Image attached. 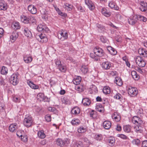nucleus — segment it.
Returning <instances> with one entry per match:
<instances>
[{
  "label": "nucleus",
  "mask_w": 147,
  "mask_h": 147,
  "mask_svg": "<svg viewBox=\"0 0 147 147\" xmlns=\"http://www.w3.org/2000/svg\"><path fill=\"white\" fill-rule=\"evenodd\" d=\"M96 27L102 31H104L105 30V26L100 24H96Z\"/></svg>",
  "instance_id": "58"
},
{
  "label": "nucleus",
  "mask_w": 147,
  "mask_h": 147,
  "mask_svg": "<svg viewBox=\"0 0 147 147\" xmlns=\"http://www.w3.org/2000/svg\"><path fill=\"white\" fill-rule=\"evenodd\" d=\"M128 94L132 97L136 96L138 93L137 89L134 87H129L127 90Z\"/></svg>",
  "instance_id": "6"
},
{
  "label": "nucleus",
  "mask_w": 147,
  "mask_h": 147,
  "mask_svg": "<svg viewBox=\"0 0 147 147\" xmlns=\"http://www.w3.org/2000/svg\"><path fill=\"white\" fill-rule=\"evenodd\" d=\"M140 4L141 6L139 8L140 10L147 13V3L144 1H141Z\"/></svg>",
  "instance_id": "15"
},
{
  "label": "nucleus",
  "mask_w": 147,
  "mask_h": 147,
  "mask_svg": "<svg viewBox=\"0 0 147 147\" xmlns=\"http://www.w3.org/2000/svg\"><path fill=\"white\" fill-rule=\"evenodd\" d=\"M136 64L138 66L141 67H144L146 64V61L144 58L142 57L139 56L137 57L135 59Z\"/></svg>",
  "instance_id": "2"
},
{
  "label": "nucleus",
  "mask_w": 147,
  "mask_h": 147,
  "mask_svg": "<svg viewBox=\"0 0 147 147\" xmlns=\"http://www.w3.org/2000/svg\"><path fill=\"white\" fill-rule=\"evenodd\" d=\"M37 134L38 137L41 139H44L46 137V135L43 130L39 131L38 132Z\"/></svg>",
  "instance_id": "41"
},
{
  "label": "nucleus",
  "mask_w": 147,
  "mask_h": 147,
  "mask_svg": "<svg viewBox=\"0 0 147 147\" xmlns=\"http://www.w3.org/2000/svg\"><path fill=\"white\" fill-rule=\"evenodd\" d=\"M64 5L65 6L64 8L68 11H71L73 7L72 5L67 3H65Z\"/></svg>",
  "instance_id": "40"
},
{
  "label": "nucleus",
  "mask_w": 147,
  "mask_h": 147,
  "mask_svg": "<svg viewBox=\"0 0 147 147\" xmlns=\"http://www.w3.org/2000/svg\"><path fill=\"white\" fill-rule=\"evenodd\" d=\"M22 141L24 142H26L28 141V137L27 136H23L21 135L20 136Z\"/></svg>",
  "instance_id": "57"
},
{
  "label": "nucleus",
  "mask_w": 147,
  "mask_h": 147,
  "mask_svg": "<svg viewBox=\"0 0 147 147\" xmlns=\"http://www.w3.org/2000/svg\"><path fill=\"white\" fill-rule=\"evenodd\" d=\"M111 123L108 121H105L103 123V127L106 129H109L111 128Z\"/></svg>",
  "instance_id": "30"
},
{
  "label": "nucleus",
  "mask_w": 147,
  "mask_h": 147,
  "mask_svg": "<svg viewBox=\"0 0 147 147\" xmlns=\"http://www.w3.org/2000/svg\"><path fill=\"white\" fill-rule=\"evenodd\" d=\"M102 92L105 94H110L111 92V90L110 87L107 86H104L102 89Z\"/></svg>",
  "instance_id": "39"
},
{
  "label": "nucleus",
  "mask_w": 147,
  "mask_h": 147,
  "mask_svg": "<svg viewBox=\"0 0 147 147\" xmlns=\"http://www.w3.org/2000/svg\"><path fill=\"white\" fill-rule=\"evenodd\" d=\"M63 140L62 139L58 138L56 140V144L60 147H63Z\"/></svg>",
  "instance_id": "49"
},
{
  "label": "nucleus",
  "mask_w": 147,
  "mask_h": 147,
  "mask_svg": "<svg viewBox=\"0 0 147 147\" xmlns=\"http://www.w3.org/2000/svg\"><path fill=\"white\" fill-rule=\"evenodd\" d=\"M138 20L137 15H134L129 17L128 19L129 24L131 25H135Z\"/></svg>",
  "instance_id": "10"
},
{
  "label": "nucleus",
  "mask_w": 147,
  "mask_h": 147,
  "mask_svg": "<svg viewBox=\"0 0 147 147\" xmlns=\"http://www.w3.org/2000/svg\"><path fill=\"white\" fill-rule=\"evenodd\" d=\"M55 62L56 66L60 71L63 72L66 71V66L61 63L60 59H56L55 60Z\"/></svg>",
  "instance_id": "3"
},
{
  "label": "nucleus",
  "mask_w": 147,
  "mask_h": 147,
  "mask_svg": "<svg viewBox=\"0 0 147 147\" xmlns=\"http://www.w3.org/2000/svg\"><path fill=\"white\" fill-rule=\"evenodd\" d=\"M138 20L143 22H146L147 21V18L146 17L137 14Z\"/></svg>",
  "instance_id": "48"
},
{
  "label": "nucleus",
  "mask_w": 147,
  "mask_h": 147,
  "mask_svg": "<svg viewBox=\"0 0 147 147\" xmlns=\"http://www.w3.org/2000/svg\"><path fill=\"white\" fill-rule=\"evenodd\" d=\"M100 11L102 14L106 17H110L111 14V13L110 12L109 10L105 7H102Z\"/></svg>",
  "instance_id": "13"
},
{
  "label": "nucleus",
  "mask_w": 147,
  "mask_h": 147,
  "mask_svg": "<svg viewBox=\"0 0 147 147\" xmlns=\"http://www.w3.org/2000/svg\"><path fill=\"white\" fill-rule=\"evenodd\" d=\"M85 4L90 10L92 11L95 8L94 3L91 0H84Z\"/></svg>",
  "instance_id": "12"
},
{
  "label": "nucleus",
  "mask_w": 147,
  "mask_h": 147,
  "mask_svg": "<svg viewBox=\"0 0 147 147\" xmlns=\"http://www.w3.org/2000/svg\"><path fill=\"white\" fill-rule=\"evenodd\" d=\"M13 100L16 102H19L20 101V98L18 96H14L13 97Z\"/></svg>",
  "instance_id": "59"
},
{
  "label": "nucleus",
  "mask_w": 147,
  "mask_h": 147,
  "mask_svg": "<svg viewBox=\"0 0 147 147\" xmlns=\"http://www.w3.org/2000/svg\"><path fill=\"white\" fill-rule=\"evenodd\" d=\"M81 80V78L80 76H77L76 78L73 79V82L74 84L77 85L80 83Z\"/></svg>",
  "instance_id": "35"
},
{
  "label": "nucleus",
  "mask_w": 147,
  "mask_h": 147,
  "mask_svg": "<svg viewBox=\"0 0 147 147\" xmlns=\"http://www.w3.org/2000/svg\"><path fill=\"white\" fill-rule=\"evenodd\" d=\"M114 82L117 86H121L123 84L121 78L119 76H116L115 77Z\"/></svg>",
  "instance_id": "29"
},
{
  "label": "nucleus",
  "mask_w": 147,
  "mask_h": 147,
  "mask_svg": "<svg viewBox=\"0 0 147 147\" xmlns=\"http://www.w3.org/2000/svg\"><path fill=\"white\" fill-rule=\"evenodd\" d=\"M142 54L141 55L144 57L147 56V51L145 49L143 48Z\"/></svg>",
  "instance_id": "64"
},
{
  "label": "nucleus",
  "mask_w": 147,
  "mask_h": 147,
  "mask_svg": "<svg viewBox=\"0 0 147 147\" xmlns=\"http://www.w3.org/2000/svg\"><path fill=\"white\" fill-rule=\"evenodd\" d=\"M115 141V138L113 137H110L108 139V142L109 143V145L111 146L114 145Z\"/></svg>",
  "instance_id": "38"
},
{
  "label": "nucleus",
  "mask_w": 147,
  "mask_h": 147,
  "mask_svg": "<svg viewBox=\"0 0 147 147\" xmlns=\"http://www.w3.org/2000/svg\"><path fill=\"white\" fill-rule=\"evenodd\" d=\"M30 17L22 15L20 16V19L22 22L25 24L30 22Z\"/></svg>",
  "instance_id": "26"
},
{
  "label": "nucleus",
  "mask_w": 147,
  "mask_h": 147,
  "mask_svg": "<svg viewBox=\"0 0 147 147\" xmlns=\"http://www.w3.org/2000/svg\"><path fill=\"white\" fill-rule=\"evenodd\" d=\"M11 27L14 30H16L20 29V26L19 23L17 22H13L12 24Z\"/></svg>",
  "instance_id": "34"
},
{
  "label": "nucleus",
  "mask_w": 147,
  "mask_h": 147,
  "mask_svg": "<svg viewBox=\"0 0 147 147\" xmlns=\"http://www.w3.org/2000/svg\"><path fill=\"white\" fill-rule=\"evenodd\" d=\"M94 54L91 53L90 54V57L95 61L100 60V57L102 56L104 53L103 50L99 47H96L93 49Z\"/></svg>",
  "instance_id": "1"
},
{
  "label": "nucleus",
  "mask_w": 147,
  "mask_h": 147,
  "mask_svg": "<svg viewBox=\"0 0 147 147\" xmlns=\"http://www.w3.org/2000/svg\"><path fill=\"white\" fill-rule=\"evenodd\" d=\"M33 121L31 116L26 115L24 120V124L26 127H28L32 125Z\"/></svg>",
  "instance_id": "7"
},
{
  "label": "nucleus",
  "mask_w": 147,
  "mask_h": 147,
  "mask_svg": "<svg viewBox=\"0 0 147 147\" xmlns=\"http://www.w3.org/2000/svg\"><path fill=\"white\" fill-rule=\"evenodd\" d=\"M18 128V125L16 123L11 124L9 127V131L12 132H16Z\"/></svg>",
  "instance_id": "19"
},
{
  "label": "nucleus",
  "mask_w": 147,
  "mask_h": 147,
  "mask_svg": "<svg viewBox=\"0 0 147 147\" xmlns=\"http://www.w3.org/2000/svg\"><path fill=\"white\" fill-rule=\"evenodd\" d=\"M88 115L92 119H95L97 117L96 112L93 110L89 111Z\"/></svg>",
  "instance_id": "28"
},
{
  "label": "nucleus",
  "mask_w": 147,
  "mask_h": 147,
  "mask_svg": "<svg viewBox=\"0 0 147 147\" xmlns=\"http://www.w3.org/2000/svg\"><path fill=\"white\" fill-rule=\"evenodd\" d=\"M48 110L49 111L53 112L55 113H58L57 110L55 107H49L48 108Z\"/></svg>",
  "instance_id": "54"
},
{
  "label": "nucleus",
  "mask_w": 147,
  "mask_h": 147,
  "mask_svg": "<svg viewBox=\"0 0 147 147\" xmlns=\"http://www.w3.org/2000/svg\"><path fill=\"white\" fill-rule=\"evenodd\" d=\"M19 74L18 73L13 74L11 76L9 79L10 83L13 85H17L19 82Z\"/></svg>",
  "instance_id": "4"
},
{
  "label": "nucleus",
  "mask_w": 147,
  "mask_h": 147,
  "mask_svg": "<svg viewBox=\"0 0 147 147\" xmlns=\"http://www.w3.org/2000/svg\"><path fill=\"white\" fill-rule=\"evenodd\" d=\"M98 90L97 88L95 86H92L91 90V92L92 93L95 94L98 92Z\"/></svg>",
  "instance_id": "52"
},
{
  "label": "nucleus",
  "mask_w": 147,
  "mask_h": 147,
  "mask_svg": "<svg viewBox=\"0 0 147 147\" xmlns=\"http://www.w3.org/2000/svg\"><path fill=\"white\" fill-rule=\"evenodd\" d=\"M131 121L135 125H142V124H144V122L141 118L137 116L133 117Z\"/></svg>",
  "instance_id": "8"
},
{
  "label": "nucleus",
  "mask_w": 147,
  "mask_h": 147,
  "mask_svg": "<svg viewBox=\"0 0 147 147\" xmlns=\"http://www.w3.org/2000/svg\"><path fill=\"white\" fill-rule=\"evenodd\" d=\"M112 118L114 121L118 122L121 119L120 115L118 112H114L112 115Z\"/></svg>",
  "instance_id": "18"
},
{
  "label": "nucleus",
  "mask_w": 147,
  "mask_h": 147,
  "mask_svg": "<svg viewBox=\"0 0 147 147\" xmlns=\"http://www.w3.org/2000/svg\"><path fill=\"white\" fill-rule=\"evenodd\" d=\"M27 83L28 86L32 89H38L39 88V86L34 84L32 81L29 80L27 81Z\"/></svg>",
  "instance_id": "24"
},
{
  "label": "nucleus",
  "mask_w": 147,
  "mask_h": 147,
  "mask_svg": "<svg viewBox=\"0 0 147 147\" xmlns=\"http://www.w3.org/2000/svg\"><path fill=\"white\" fill-rule=\"evenodd\" d=\"M80 70L84 74H86L88 72V68L87 66L82 65L81 67Z\"/></svg>",
  "instance_id": "43"
},
{
  "label": "nucleus",
  "mask_w": 147,
  "mask_h": 147,
  "mask_svg": "<svg viewBox=\"0 0 147 147\" xmlns=\"http://www.w3.org/2000/svg\"><path fill=\"white\" fill-rule=\"evenodd\" d=\"M71 123L73 125H78L80 124V121L78 119H73Z\"/></svg>",
  "instance_id": "51"
},
{
  "label": "nucleus",
  "mask_w": 147,
  "mask_h": 147,
  "mask_svg": "<svg viewBox=\"0 0 147 147\" xmlns=\"http://www.w3.org/2000/svg\"><path fill=\"white\" fill-rule=\"evenodd\" d=\"M63 146H67L70 143V140L68 138H65L63 140Z\"/></svg>",
  "instance_id": "45"
},
{
  "label": "nucleus",
  "mask_w": 147,
  "mask_h": 147,
  "mask_svg": "<svg viewBox=\"0 0 147 147\" xmlns=\"http://www.w3.org/2000/svg\"><path fill=\"white\" fill-rule=\"evenodd\" d=\"M37 98L38 99L41 100H45L46 98L44 94L42 93H39L37 95Z\"/></svg>",
  "instance_id": "44"
},
{
  "label": "nucleus",
  "mask_w": 147,
  "mask_h": 147,
  "mask_svg": "<svg viewBox=\"0 0 147 147\" xmlns=\"http://www.w3.org/2000/svg\"><path fill=\"white\" fill-rule=\"evenodd\" d=\"M91 102L90 99L87 97L83 98L82 103L84 106H89Z\"/></svg>",
  "instance_id": "25"
},
{
  "label": "nucleus",
  "mask_w": 147,
  "mask_h": 147,
  "mask_svg": "<svg viewBox=\"0 0 147 147\" xmlns=\"http://www.w3.org/2000/svg\"><path fill=\"white\" fill-rule=\"evenodd\" d=\"M61 100L63 104L67 105H69L70 104L69 100L66 97H64L61 98Z\"/></svg>",
  "instance_id": "46"
},
{
  "label": "nucleus",
  "mask_w": 147,
  "mask_h": 147,
  "mask_svg": "<svg viewBox=\"0 0 147 147\" xmlns=\"http://www.w3.org/2000/svg\"><path fill=\"white\" fill-rule=\"evenodd\" d=\"M108 5L109 7L113 9L118 10L119 9V7L117 5L115 2L113 1L109 2Z\"/></svg>",
  "instance_id": "17"
},
{
  "label": "nucleus",
  "mask_w": 147,
  "mask_h": 147,
  "mask_svg": "<svg viewBox=\"0 0 147 147\" xmlns=\"http://www.w3.org/2000/svg\"><path fill=\"white\" fill-rule=\"evenodd\" d=\"M59 15L62 17L63 18H65L67 16L66 13L62 12L61 11L58 13Z\"/></svg>",
  "instance_id": "61"
},
{
  "label": "nucleus",
  "mask_w": 147,
  "mask_h": 147,
  "mask_svg": "<svg viewBox=\"0 0 147 147\" xmlns=\"http://www.w3.org/2000/svg\"><path fill=\"white\" fill-rule=\"evenodd\" d=\"M40 12L42 19L46 20L47 18V12L46 10L45 9H42L40 10Z\"/></svg>",
  "instance_id": "31"
},
{
  "label": "nucleus",
  "mask_w": 147,
  "mask_h": 147,
  "mask_svg": "<svg viewBox=\"0 0 147 147\" xmlns=\"http://www.w3.org/2000/svg\"><path fill=\"white\" fill-rule=\"evenodd\" d=\"M73 145L74 147H83V144L80 141L76 142V141L73 142Z\"/></svg>",
  "instance_id": "37"
},
{
  "label": "nucleus",
  "mask_w": 147,
  "mask_h": 147,
  "mask_svg": "<svg viewBox=\"0 0 147 147\" xmlns=\"http://www.w3.org/2000/svg\"><path fill=\"white\" fill-rule=\"evenodd\" d=\"M37 39L41 43L46 42L48 40V39L45 34L41 33L36 37Z\"/></svg>",
  "instance_id": "9"
},
{
  "label": "nucleus",
  "mask_w": 147,
  "mask_h": 147,
  "mask_svg": "<svg viewBox=\"0 0 147 147\" xmlns=\"http://www.w3.org/2000/svg\"><path fill=\"white\" fill-rule=\"evenodd\" d=\"M87 130V127L86 126H81L78 129V131L79 133L85 132Z\"/></svg>",
  "instance_id": "42"
},
{
  "label": "nucleus",
  "mask_w": 147,
  "mask_h": 147,
  "mask_svg": "<svg viewBox=\"0 0 147 147\" xmlns=\"http://www.w3.org/2000/svg\"><path fill=\"white\" fill-rule=\"evenodd\" d=\"M95 138L98 141H100L102 139V136L101 134L96 135L95 136Z\"/></svg>",
  "instance_id": "60"
},
{
  "label": "nucleus",
  "mask_w": 147,
  "mask_h": 147,
  "mask_svg": "<svg viewBox=\"0 0 147 147\" xmlns=\"http://www.w3.org/2000/svg\"><path fill=\"white\" fill-rule=\"evenodd\" d=\"M28 11L32 14H35L37 12L36 7L33 5H29L28 7Z\"/></svg>",
  "instance_id": "21"
},
{
  "label": "nucleus",
  "mask_w": 147,
  "mask_h": 147,
  "mask_svg": "<svg viewBox=\"0 0 147 147\" xmlns=\"http://www.w3.org/2000/svg\"><path fill=\"white\" fill-rule=\"evenodd\" d=\"M117 136L124 140L126 139L127 138L126 135L122 134H118Z\"/></svg>",
  "instance_id": "63"
},
{
  "label": "nucleus",
  "mask_w": 147,
  "mask_h": 147,
  "mask_svg": "<svg viewBox=\"0 0 147 147\" xmlns=\"http://www.w3.org/2000/svg\"><path fill=\"white\" fill-rule=\"evenodd\" d=\"M132 144L134 145H136L139 146L140 144V139L138 138H136L134 139L132 142Z\"/></svg>",
  "instance_id": "50"
},
{
  "label": "nucleus",
  "mask_w": 147,
  "mask_h": 147,
  "mask_svg": "<svg viewBox=\"0 0 147 147\" xmlns=\"http://www.w3.org/2000/svg\"><path fill=\"white\" fill-rule=\"evenodd\" d=\"M136 112L138 115L140 116V117L142 116L143 115V111L142 109L140 108L137 109L136 111Z\"/></svg>",
  "instance_id": "56"
},
{
  "label": "nucleus",
  "mask_w": 147,
  "mask_h": 147,
  "mask_svg": "<svg viewBox=\"0 0 147 147\" xmlns=\"http://www.w3.org/2000/svg\"><path fill=\"white\" fill-rule=\"evenodd\" d=\"M107 49L109 53L111 55H115L117 53L116 49L111 46H108L107 47Z\"/></svg>",
  "instance_id": "23"
},
{
  "label": "nucleus",
  "mask_w": 147,
  "mask_h": 147,
  "mask_svg": "<svg viewBox=\"0 0 147 147\" xmlns=\"http://www.w3.org/2000/svg\"><path fill=\"white\" fill-rule=\"evenodd\" d=\"M80 108L77 107H74L71 109V113L72 114L74 115H78L80 113Z\"/></svg>",
  "instance_id": "36"
},
{
  "label": "nucleus",
  "mask_w": 147,
  "mask_h": 147,
  "mask_svg": "<svg viewBox=\"0 0 147 147\" xmlns=\"http://www.w3.org/2000/svg\"><path fill=\"white\" fill-rule=\"evenodd\" d=\"M45 118L47 122H50L51 120V116L49 115H46L45 116Z\"/></svg>",
  "instance_id": "62"
},
{
  "label": "nucleus",
  "mask_w": 147,
  "mask_h": 147,
  "mask_svg": "<svg viewBox=\"0 0 147 147\" xmlns=\"http://www.w3.org/2000/svg\"><path fill=\"white\" fill-rule=\"evenodd\" d=\"M8 8L7 3L3 0H0V11H5Z\"/></svg>",
  "instance_id": "14"
},
{
  "label": "nucleus",
  "mask_w": 147,
  "mask_h": 147,
  "mask_svg": "<svg viewBox=\"0 0 147 147\" xmlns=\"http://www.w3.org/2000/svg\"><path fill=\"white\" fill-rule=\"evenodd\" d=\"M82 140L84 142H86L87 145H89L92 144V143L90 142L88 138L85 137H84L82 138Z\"/></svg>",
  "instance_id": "55"
},
{
  "label": "nucleus",
  "mask_w": 147,
  "mask_h": 147,
  "mask_svg": "<svg viewBox=\"0 0 147 147\" xmlns=\"http://www.w3.org/2000/svg\"><path fill=\"white\" fill-rule=\"evenodd\" d=\"M24 60L26 63H29L32 61V58L31 56L25 55L24 56Z\"/></svg>",
  "instance_id": "32"
},
{
  "label": "nucleus",
  "mask_w": 147,
  "mask_h": 147,
  "mask_svg": "<svg viewBox=\"0 0 147 147\" xmlns=\"http://www.w3.org/2000/svg\"><path fill=\"white\" fill-rule=\"evenodd\" d=\"M123 129L125 132L128 133L131 131V126L129 125H124L123 127Z\"/></svg>",
  "instance_id": "47"
},
{
  "label": "nucleus",
  "mask_w": 147,
  "mask_h": 147,
  "mask_svg": "<svg viewBox=\"0 0 147 147\" xmlns=\"http://www.w3.org/2000/svg\"><path fill=\"white\" fill-rule=\"evenodd\" d=\"M24 33L26 36L28 38H31L32 37V34L30 30L27 27H24Z\"/></svg>",
  "instance_id": "22"
},
{
  "label": "nucleus",
  "mask_w": 147,
  "mask_h": 147,
  "mask_svg": "<svg viewBox=\"0 0 147 147\" xmlns=\"http://www.w3.org/2000/svg\"><path fill=\"white\" fill-rule=\"evenodd\" d=\"M37 30L39 32H47L49 29L46 25L44 24H39L37 27Z\"/></svg>",
  "instance_id": "11"
},
{
  "label": "nucleus",
  "mask_w": 147,
  "mask_h": 147,
  "mask_svg": "<svg viewBox=\"0 0 147 147\" xmlns=\"http://www.w3.org/2000/svg\"><path fill=\"white\" fill-rule=\"evenodd\" d=\"M18 34L16 32H12L11 35L10 36V39L11 42H14L16 39L18 38Z\"/></svg>",
  "instance_id": "27"
},
{
  "label": "nucleus",
  "mask_w": 147,
  "mask_h": 147,
  "mask_svg": "<svg viewBox=\"0 0 147 147\" xmlns=\"http://www.w3.org/2000/svg\"><path fill=\"white\" fill-rule=\"evenodd\" d=\"M114 97L115 99L121 100V99L122 98V96L120 94L117 92L114 96Z\"/></svg>",
  "instance_id": "53"
},
{
  "label": "nucleus",
  "mask_w": 147,
  "mask_h": 147,
  "mask_svg": "<svg viewBox=\"0 0 147 147\" xmlns=\"http://www.w3.org/2000/svg\"><path fill=\"white\" fill-rule=\"evenodd\" d=\"M144 126V124L142 125H137L134 126V129L135 132L137 133H142L143 132V129Z\"/></svg>",
  "instance_id": "20"
},
{
  "label": "nucleus",
  "mask_w": 147,
  "mask_h": 147,
  "mask_svg": "<svg viewBox=\"0 0 147 147\" xmlns=\"http://www.w3.org/2000/svg\"><path fill=\"white\" fill-rule=\"evenodd\" d=\"M58 38L61 40H64L68 38V34L67 32L61 30L59 31L57 34Z\"/></svg>",
  "instance_id": "5"
},
{
  "label": "nucleus",
  "mask_w": 147,
  "mask_h": 147,
  "mask_svg": "<svg viewBox=\"0 0 147 147\" xmlns=\"http://www.w3.org/2000/svg\"><path fill=\"white\" fill-rule=\"evenodd\" d=\"M131 75L133 78L135 80H138L140 78V76L135 71L133 70L131 71Z\"/></svg>",
  "instance_id": "33"
},
{
  "label": "nucleus",
  "mask_w": 147,
  "mask_h": 147,
  "mask_svg": "<svg viewBox=\"0 0 147 147\" xmlns=\"http://www.w3.org/2000/svg\"><path fill=\"white\" fill-rule=\"evenodd\" d=\"M101 66L104 69H109L111 67V63L108 61L104 62L102 63Z\"/></svg>",
  "instance_id": "16"
}]
</instances>
